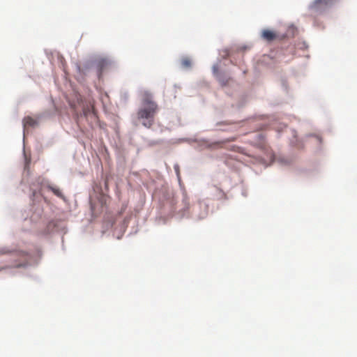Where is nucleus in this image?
<instances>
[{
    "mask_svg": "<svg viewBox=\"0 0 357 357\" xmlns=\"http://www.w3.org/2000/svg\"><path fill=\"white\" fill-rule=\"evenodd\" d=\"M174 169H175V171H176V172L177 176H178V177H179V176H180V172H179V167H178V165H175V166H174Z\"/></svg>",
    "mask_w": 357,
    "mask_h": 357,
    "instance_id": "nucleus-3",
    "label": "nucleus"
},
{
    "mask_svg": "<svg viewBox=\"0 0 357 357\" xmlns=\"http://www.w3.org/2000/svg\"><path fill=\"white\" fill-rule=\"evenodd\" d=\"M47 188L50 190L56 196L63 198V195L61 192V191L56 187L47 185Z\"/></svg>",
    "mask_w": 357,
    "mask_h": 357,
    "instance_id": "nucleus-2",
    "label": "nucleus"
},
{
    "mask_svg": "<svg viewBox=\"0 0 357 357\" xmlns=\"http://www.w3.org/2000/svg\"><path fill=\"white\" fill-rule=\"evenodd\" d=\"M15 255L17 256H18L19 258L15 260V262L14 263V264H13L11 266V267L20 268V267L25 266L26 265H27V264L29 262V257L26 252H20Z\"/></svg>",
    "mask_w": 357,
    "mask_h": 357,
    "instance_id": "nucleus-1",
    "label": "nucleus"
}]
</instances>
